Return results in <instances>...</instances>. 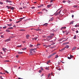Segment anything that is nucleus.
I'll return each mask as SVG.
<instances>
[{
  "mask_svg": "<svg viewBox=\"0 0 79 79\" xmlns=\"http://www.w3.org/2000/svg\"><path fill=\"white\" fill-rule=\"evenodd\" d=\"M11 7L10 6H6V8H8L7 9H11Z\"/></svg>",
  "mask_w": 79,
  "mask_h": 79,
  "instance_id": "1a4fd4ad",
  "label": "nucleus"
},
{
  "mask_svg": "<svg viewBox=\"0 0 79 79\" xmlns=\"http://www.w3.org/2000/svg\"><path fill=\"white\" fill-rule=\"evenodd\" d=\"M61 10L59 11V12H58V15H60V12H61Z\"/></svg>",
  "mask_w": 79,
  "mask_h": 79,
  "instance_id": "f704fd0d",
  "label": "nucleus"
},
{
  "mask_svg": "<svg viewBox=\"0 0 79 79\" xmlns=\"http://www.w3.org/2000/svg\"><path fill=\"white\" fill-rule=\"evenodd\" d=\"M73 7H74L75 8H76V7H77V6L74 5L73 6Z\"/></svg>",
  "mask_w": 79,
  "mask_h": 79,
  "instance_id": "e433bc0d",
  "label": "nucleus"
},
{
  "mask_svg": "<svg viewBox=\"0 0 79 79\" xmlns=\"http://www.w3.org/2000/svg\"><path fill=\"white\" fill-rule=\"evenodd\" d=\"M27 49L26 48H22V50H26Z\"/></svg>",
  "mask_w": 79,
  "mask_h": 79,
  "instance_id": "c85d7f7f",
  "label": "nucleus"
},
{
  "mask_svg": "<svg viewBox=\"0 0 79 79\" xmlns=\"http://www.w3.org/2000/svg\"><path fill=\"white\" fill-rule=\"evenodd\" d=\"M6 31L7 32H10V30H8V29L6 30Z\"/></svg>",
  "mask_w": 79,
  "mask_h": 79,
  "instance_id": "dca6fc26",
  "label": "nucleus"
},
{
  "mask_svg": "<svg viewBox=\"0 0 79 79\" xmlns=\"http://www.w3.org/2000/svg\"><path fill=\"white\" fill-rule=\"evenodd\" d=\"M6 2H9V3H12V2L11 1H10L9 0H7L6 1Z\"/></svg>",
  "mask_w": 79,
  "mask_h": 79,
  "instance_id": "f8f14e48",
  "label": "nucleus"
},
{
  "mask_svg": "<svg viewBox=\"0 0 79 79\" xmlns=\"http://www.w3.org/2000/svg\"><path fill=\"white\" fill-rule=\"evenodd\" d=\"M38 14H42V12H38Z\"/></svg>",
  "mask_w": 79,
  "mask_h": 79,
  "instance_id": "cd10ccee",
  "label": "nucleus"
},
{
  "mask_svg": "<svg viewBox=\"0 0 79 79\" xmlns=\"http://www.w3.org/2000/svg\"><path fill=\"white\" fill-rule=\"evenodd\" d=\"M38 31H41V29H38Z\"/></svg>",
  "mask_w": 79,
  "mask_h": 79,
  "instance_id": "13d9d810",
  "label": "nucleus"
},
{
  "mask_svg": "<svg viewBox=\"0 0 79 79\" xmlns=\"http://www.w3.org/2000/svg\"><path fill=\"white\" fill-rule=\"evenodd\" d=\"M45 69H47V70H49V69L48 68H45Z\"/></svg>",
  "mask_w": 79,
  "mask_h": 79,
  "instance_id": "49530a36",
  "label": "nucleus"
},
{
  "mask_svg": "<svg viewBox=\"0 0 79 79\" xmlns=\"http://www.w3.org/2000/svg\"><path fill=\"white\" fill-rule=\"evenodd\" d=\"M69 44V42H67L65 43H64L63 44V45H65V44Z\"/></svg>",
  "mask_w": 79,
  "mask_h": 79,
  "instance_id": "7c9ffc66",
  "label": "nucleus"
},
{
  "mask_svg": "<svg viewBox=\"0 0 79 79\" xmlns=\"http://www.w3.org/2000/svg\"><path fill=\"white\" fill-rule=\"evenodd\" d=\"M20 31H25V30H24V29H22V30H20Z\"/></svg>",
  "mask_w": 79,
  "mask_h": 79,
  "instance_id": "72a5a7b5",
  "label": "nucleus"
},
{
  "mask_svg": "<svg viewBox=\"0 0 79 79\" xmlns=\"http://www.w3.org/2000/svg\"><path fill=\"white\" fill-rule=\"evenodd\" d=\"M58 70H59V71H60L61 70V69L59 68L58 69Z\"/></svg>",
  "mask_w": 79,
  "mask_h": 79,
  "instance_id": "bf43d9fd",
  "label": "nucleus"
},
{
  "mask_svg": "<svg viewBox=\"0 0 79 79\" xmlns=\"http://www.w3.org/2000/svg\"><path fill=\"white\" fill-rule=\"evenodd\" d=\"M33 47V45L31 44L30 46V47Z\"/></svg>",
  "mask_w": 79,
  "mask_h": 79,
  "instance_id": "c9c22d12",
  "label": "nucleus"
},
{
  "mask_svg": "<svg viewBox=\"0 0 79 79\" xmlns=\"http://www.w3.org/2000/svg\"><path fill=\"white\" fill-rule=\"evenodd\" d=\"M69 32H67L66 33V35H68V34Z\"/></svg>",
  "mask_w": 79,
  "mask_h": 79,
  "instance_id": "0e129e2a",
  "label": "nucleus"
},
{
  "mask_svg": "<svg viewBox=\"0 0 79 79\" xmlns=\"http://www.w3.org/2000/svg\"><path fill=\"white\" fill-rule=\"evenodd\" d=\"M69 48V45H66L65 46V48Z\"/></svg>",
  "mask_w": 79,
  "mask_h": 79,
  "instance_id": "4468645a",
  "label": "nucleus"
},
{
  "mask_svg": "<svg viewBox=\"0 0 79 79\" xmlns=\"http://www.w3.org/2000/svg\"><path fill=\"white\" fill-rule=\"evenodd\" d=\"M40 6H41V7H42V6H44V4H42Z\"/></svg>",
  "mask_w": 79,
  "mask_h": 79,
  "instance_id": "09e8293b",
  "label": "nucleus"
},
{
  "mask_svg": "<svg viewBox=\"0 0 79 79\" xmlns=\"http://www.w3.org/2000/svg\"><path fill=\"white\" fill-rule=\"evenodd\" d=\"M30 53L31 55H33V54H32V51L31 50V49L30 51Z\"/></svg>",
  "mask_w": 79,
  "mask_h": 79,
  "instance_id": "0eeeda50",
  "label": "nucleus"
},
{
  "mask_svg": "<svg viewBox=\"0 0 79 79\" xmlns=\"http://www.w3.org/2000/svg\"><path fill=\"white\" fill-rule=\"evenodd\" d=\"M39 73H42V71L41 70H39Z\"/></svg>",
  "mask_w": 79,
  "mask_h": 79,
  "instance_id": "8fccbe9b",
  "label": "nucleus"
},
{
  "mask_svg": "<svg viewBox=\"0 0 79 79\" xmlns=\"http://www.w3.org/2000/svg\"><path fill=\"white\" fill-rule=\"evenodd\" d=\"M47 62H48V63H50V60H49V61H48Z\"/></svg>",
  "mask_w": 79,
  "mask_h": 79,
  "instance_id": "680f3d73",
  "label": "nucleus"
},
{
  "mask_svg": "<svg viewBox=\"0 0 79 79\" xmlns=\"http://www.w3.org/2000/svg\"><path fill=\"white\" fill-rule=\"evenodd\" d=\"M55 44V43H53V44H51V45H54V44Z\"/></svg>",
  "mask_w": 79,
  "mask_h": 79,
  "instance_id": "052dcab7",
  "label": "nucleus"
},
{
  "mask_svg": "<svg viewBox=\"0 0 79 79\" xmlns=\"http://www.w3.org/2000/svg\"><path fill=\"white\" fill-rule=\"evenodd\" d=\"M52 6V5H48L47 6L48 8H50V7H51Z\"/></svg>",
  "mask_w": 79,
  "mask_h": 79,
  "instance_id": "ddd939ff",
  "label": "nucleus"
},
{
  "mask_svg": "<svg viewBox=\"0 0 79 79\" xmlns=\"http://www.w3.org/2000/svg\"><path fill=\"white\" fill-rule=\"evenodd\" d=\"M0 78H1V79H3V78H2V76H1Z\"/></svg>",
  "mask_w": 79,
  "mask_h": 79,
  "instance_id": "e2e57ef3",
  "label": "nucleus"
},
{
  "mask_svg": "<svg viewBox=\"0 0 79 79\" xmlns=\"http://www.w3.org/2000/svg\"><path fill=\"white\" fill-rule=\"evenodd\" d=\"M1 37L2 38H4V36H3V35H1Z\"/></svg>",
  "mask_w": 79,
  "mask_h": 79,
  "instance_id": "ea45409f",
  "label": "nucleus"
},
{
  "mask_svg": "<svg viewBox=\"0 0 79 79\" xmlns=\"http://www.w3.org/2000/svg\"><path fill=\"white\" fill-rule=\"evenodd\" d=\"M63 3H65V2H66L65 1H63Z\"/></svg>",
  "mask_w": 79,
  "mask_h": 79,
  "instance_id": "338daca9",
  "label": "nucleus"
},
{
  "mask_svg": "<svg viewBox=\"0 0 79 79\" xmlns=\"http://www.w3.org/2000/svg\"><path fill=\"white\" fill-rule=\"evenodd\" d=\"M41 7V6H38V8H40Z\"/></svg>",
  "mask_w": 79,
  "mask_h": 79,
  "instance_id": "5fc2aeb1",
  "label": "nucleus"
},
{
  "mask_svg": "<svg viewBox=\"0 0 79 79\" xmlns=\"http://www.w3.org/2000/svg\"><path fill=\"white\" fill-rule=\"evenodd\" d=\"M52 39V36H48V38H47V39H48V40H47V41H49L50 40Z\"/></svg>",
  "mask_w": 79,
  "mask_h": 79,
  "instance_id": "f257e3e1",
  "label": "nucleus"
},
{
  "mask_svg": "<svg viewBox=\"0 0 79 79\" xmlns=\"http://www.w3.org/2000/svg\"><path fill=\"white\" fill-rule=\"evenodd\" d=\"M5 73H7V74H8V73H8V72L7 71L5 70Z\"/></svg>",
  "mask_w": 79,
  "mask_h": 79,
  "instance_id": "473e14b6",
  "label": "nucleus"
},
{
  "mask_svg": "<svg viewBox=\"0 0 79 79\" xmlns=\"http://www.w3.org/2000/svg\"><path fill=\"white\" fill-rule=\"evenodd\" d=\"M51 47V45H48L47 46V47Z\"/></svg>",
  "mask_w": 79,
  "mask_h": 79,
  "instance_id": "6e6d98bb",
  "label": "nucleus"
},
{
  "mask_svg": "<svg viewBox=\"0 0 79 79\" xmlns=\"http://www.w3.org/2000/svg\"><path fill=\"white\" fill-rule=\"evenodd\" d=\"M76 33H78V32H79V31H76Z\"/></svg>",
  "mask_w": 79,
  "mask_h": 79,
  "instance_id": "69168bd1",
  "label": "nucleus"
},
{
  "mask_svg": "<svg viewBox=\"0 0 79 79\" xmlns=\"http://www.w3.org/2000/svg\"><path fill=\"white\" fill-rule=\"evenodd\" d=\"M50 74H49L48 75V77H50Z\"/></svg>",
  "mask_w": 79,
  "mask_h": 79,
  "instance_id": "864d4df0",
  "label": "nucleus"
},
{
  "mask_svg": "<svg viewBox=\"0 0 79 79\" xmlns=\"http://www.w3.org/2000/svg\"><path fill=\"white\" fill-rule=\"evenodd\" d=\"M3 29H6V26L4 27H3Z\"/></svg>",
  "mask_w": 79,
  "mask_h": 79,
  "instance_id": "37998d69",
  "label": "nucleus"
},
{
  "mask_svg": "<svg viewBox=\"0 0 79 79\" xmlns=\"http://www.w3.org/2000/svg\"><path fill=\"white\" fill-rule=\"evenodd\" d=\"M23 52H18V53L19 54H22Z\"/></svg>",
  "mask_w": 79,
  "mask_h": 79,
  "instance_id": "4be33fe9",
  "label": "nucleus"
},
{
  "mask_svg": "<svg viewBox=\"0 0 79 79\" xmlns=\"http://www.w3.org/2000/svg\"><path fill=\"white\" fill-rule=\"evenodd\" d=\"M55 47H56L55 46H54L52 47H51L50 48H55Z\"/></svg>",
  "mask_w": 79,
  "mask_h": 79,
  "instance_id": "aec40b11",
  "label": "nucleus"
},
{
  "mask_svg": "<svg viewBox=\"0 0 79 79\" xmlns=\"http://www.w3.org/2000/svg\"><path fill=\"white\" fill-rule=\"evenodd\" d=\"M73 23H74V21H72L70 23V24H73Z\"/></svg>",
  "mask_w": 79,
  "mask_h": 79,
  "instance_id": "393cba45",
  "label": "nucleus"
},
{
  "mask_svg": "<svg viewBox=\"0 0 79 79\" xmlns=\"http://www.w3.org/2000/svg\"><path fill=\"white\" fill-rule=\"evenodd\" d=\"M2 49L4 51V52H6V50H7V49H6V48H2Z\"/></svg>",
  "mask_w": 79,
  "mask_h": 79,
  "instance_id": "39448f33",
  "label": "nucleus"
},
{
  "mask_svg": "<svg viewBox=\"0 0 79 79\" xmlns=\"http://www.w3.org/2000/svg\"><path fill=\"white\" fill-rule=\"evenodd\" d=\"M68 59H69V60H70V59H71L70 57H68Z\"/></svg>",
  "mask_w": 79,
  "mask_h": 79,
  "instance_id": "3c124183",
  "label": "nucleus"
},
{
  "mask_svg": "<svg viewBox=\"0 0 79 79\" xmlns=\"http://www.w3.org/2000/svg\"><path fill=\"white\" fill-rule=\"evenodd\" d=\"M4 62H10V60H5Z\"/></svg>",
  "mask_w": 79,
  "mask_h": 79,
  "instance_id": "5701e85b",
  "label": "nucleus"
},
{
  "mask_svg": "<svg viewBox=\"0 0 79 79\" xmlns=\"http://www.w3.org/2000/svg\"><path fill=\"white\" fill-rule=\"evenodd\" d=\"M48 23H45V24H44L43 25L44 26H47V25H48Z\"/></svg>",
  "mask_w": 79,
  "mask_h": 79,
  "instance_id": "a211bd4d",
  "label": "nucleus"
},
{
  "mask_svg": "<svg viewBox=\"0 0 79 79\" xmlns=\"http://www.w3.org/2000/svg\"><path fill=\"white\" fill-rule=\"evenodd\" d=\"M11 40L10 39H7V40H5V42H9V41H10Z\"/></svg>",
  "mask_w": 79,
  "mask_h": 79,
  "instance_id": "20e7f679",
  "label": "nucleus"
},
{
  "mask_svg": "<svg viewBox=\"0 0 79 79\" xmlns=\"http://www.w3.org/2000/svg\"><path fill=\"white\" fill-rule=\"evenodd\" d=\"M14 9H15V8H14V7H11L10 8L11 10H14Z\"/></svg>",
  "mask_w": 79,
  "mask_h": 79,
  "instance_id": "6ab92c4d",
  "label": "nucleus"
},
{
  "mask_svg": "<svg viewBox=\"0 0 79 79\" xmlns=\"http://www.w3.org/2000/svg\"><path fill=\"white\" fill-rule=\"evenodd\" d=\"M64 49H65V48H64L63 49H62L61 50H60V52H63V50H64Z\"/></svg>",
  "mask_w": 79,
  "mask_h": 79,
  "instance_id": "f3484780",
  "label": "nucleus"
},
{
  "mask_svg": "<svg viewBox=\"0 0 79 79\" xmlns=\"http://www.w3.org/2000/svg\"><path fill=\"white\" fill-rule=\"evenodd\" d=\"M70 57H71V58H72L73 57V55H70Z\"/></svg>",
  "mask_w": 79,
  "mask_h": 79,
  "instance_id": "a19ab883",
  "label": "nucleus"
},
{
  "mask_svg": "<svg viewBox=\"0 0 79 79\" xmlns=\"http://www.w3.org/2000/svg\"><path fill=\"white\" fill-rule=\"evenodd\" d=\"M0 4L1 5H3V2H2L0 1Z\"/></svg>",
  "mask_w": 79,
  "mask_h": 79,
  "instance_id": "79ce46f5",
  "label": "nucleus"
},
{
  "mask_svg": "<svg viewBox=\"0 0 79 79\" xmlns=\"http://www.w3.org/2000/svg\"><path fill=\"white\" fill-rule=\"evenodd\" d=\"M44 47H45L46 48H47V45H43Z\"/></svg>",
  "mask_w": 79,
  "mask_h": 79,
  "instance_id": "bb28decb",
  "label": "nucleus"
},
{
  "mask_svg": "<svg viewBox=\"0 0 79 79\" xmlns=\"http://www.w3.org/2000/svg\"><path fill=\"white\" fill-rule=\"evenodd\" d=\"M38 37H36V38H35V40H37V39H38Z\"/></svg>",
  "mask_w": 79,
  "mask_h": 79,
  "instance_id": "603ef678",
  "label": "nucleus"
},
{
  "mask_svg": "<svg viewBox=\"0 0 79 79\" xmlns=\"http://www.w3.org/2000/svg\"><path fill=\"white\" fill-rule=\"evenodd\" d=\"M58 12L55 15V16H57V15H58Z\"/></svg>",
  "mask_w": 79,
  "mask_h": 79,
  "instance_id": "2f4dec72",
  "label": "nucleus"
},
{
  "mask_svg": "<svg viewBox=\"0 0 79 79\" xmlns=\"http://www.w3.org/2000/svg\"><path fill=\"white\" fill-rule=\"evenodd\" d=\"M75 27H78V26H79V25H76L75 26Z\"/></svg>",
  "mask_w": 79,
  "mask_h": 79,
  "instance_id": "c03bdc74",
  "label": "nucleus"
},
{
  "mask_svg": "<svg viewBox=\"0 0 79 79\" xmlns=\"http://www.w3.org/2000/svg\"><path fill=\"white\" fill-rule=\"evenodd\" d=\"M56 53L55 52L52 54L50 55L48 57V58H50V57H51V56H53V55H55V54H56Z\"/></svg>",
  "mask_w": 79,
  "mask_h": 79,
  "instance_id": "7ed1b4c3",
  "label": "nucleus"
},
{
  "mask_svg": "<svg viewBox=\"0 0 79 79\" xmlns=\"http://www.w3.org/2000/svg\"><path fill=\"white\" fill-rule=\"evenodd\" d=\"M58 57V55H57L56 57H55V58H57Z\"/></svg>",
  "mask_w": 79,
  "mask_h": 79,
  "instance_id": "4c0bfd02",
  "label": "nucleus"
},
{
  "mask_svg": "<svg viewBox=\"0 0 79 79\" xmlns=\"http://www.w3.org/2000/svg\"><path fill=\"white\" fill-rule=\"evenodd\" d=\"M26 37H27V39H29V35H26Z\"/></svg>",
  "mask_w": 79,
  "mask_h": 79,
  "instance_id": "2eb2a0df",
  "label": "nucleus"
},
{
  "mask_svg": "<svg viewBox=\"0 0 79 79\" xmlns=\"http://www.w3.org/2000/svg\"><path fill=\"white\" fill-rule=\"evenodd\" d=\"M17 47H22V46L21 45H20V46H18Z\"/></svg>",
  "mask_w": 79,
  "mask_h": 79,
  "instance_id": "de8ad7c7",
  "label": "nucleus"
},
{
  "mask_svg": "<svg viewBox=\"0 0 79 79\" xmlns=\"http://www.w3.org/2000/svg\"><path fill=\"white\" fill-rule=\"evenodd\" d=\"M7 26H8L9 27H11V26H12V23H10V24H7Z\"/></svg>",
  "mask_w": 79,
  "mask_h": 79,
  "instance_id": "9d476101",
  "label": "nucleus"
},
{
  "mask_svg": "<svg viewBox=\"0 0 79 79\" xmlns=\"http://www.w3.org/2000/svg\"><path fill=\"white\" fill-rule=\"evenodd\" d=\"M39 45H40V44H38L37 45V46H39Z\"/></svg>",
  "mask_w": 79,
  "mask_h": 79,
  "instance_id": "4d7b16f0",
  "label": "nucleus"
},
{
  "mask_svg": "<svg viewBox=\"0 0 79 79\" xmlns=\"http://www.w3.org/2000/svg\"><path fill=\"white\" fill-rule=\"evenodd\" d=\"M31 50L32 52H33V53H35V51L34 50H35V49H31Z\"/></svg>",
  "mask_w": 79,
  "mask_h": 79,
  "instance_id": "423d86ee",
  "label": "nucleus"
},
{
  "mask_svg": "<svg viewBox=\"0 0 79 79\" xmlns=\"http://www.w3.org/2000/svg\"><path fill=\"white\" fill-rule=\"evenodd\" d=\"M25 17H23L22 18H21L20 19H21L20 20H19V21L17 22H16V23H19V22H21V21H22V19H25Z\"/></svg>",
  "mask_w": 79,
  "mask_h": 79,
  "instance_id": "f03ea898",
  "label": "nucleus"
},
{
  "mask_svg": "<svg viewBox=\"0 0 79 79\" xmlns=\"http://www.w3.org/2000/svg\"><path fill=\"white\" fill-rule=\"evenodd\" d=\"M50 35H51V36L52 37H53V35H54V34H51Z\"/></svg>",
  "mask_w": 79,
  "mask_h": 79,
  "instance_id": "a878e982",
  "label": "nucleus"
},
{
  "mask_svg": "<svg viewBox=\"0 0 79 79\" xmlns=\"http://www.w3.org/2000/svg\"><path fill=\"white\" fill-rule=\"evenodd\" d=\"M53 19H54V18L53 17H52L50 19L49 21H52Z\"/></svg>",
  "mask_w": 79,
  "mask_h": 79,
  "instance_id": "6e6552de",
  "label": "nucleus"
},
{
  "mask_svg": "<svg viewBox=\"0 0 79 79\" xmlns=\"http://www.w3.org/2000/svg\"><path fill=\"white\" fill-rule=\"evenodd\" d=\"M31 8H32V9H34V8H35V7L34 6L32 7Z\"/></svg>",
  "mask_w": 79,
  "mask_h": 79,
  "instance_id": "a18cd8bd",
  "label": "nucleus"
},
{
  "mask_svg": "<svg viewBox=\"0 0 79 79\" xmlns=\"http://www.w3.org/2000/svg\"><path fill=\"white\" fill-rule=\"evenodd\" d=\"M73 38L74 39H76V35H75Z\"/></svg>",
  "mask_w": 79,
  "mask_h": 79,
  "instance_id": "c756f323",
  "label": "nucleus"
},
{
  "mask_svg": "<svg viewBox=\"0 0 79 79\" xmlns=\"http://www.w3.org/2000/svg\"><path fill=\"white\" fill-rule=\"evenodd\" d=\"M63 39H64V38H63L62 39H60L59 40V41H61V40H63Z\"/></svg>",
  "mask_w": 79,
  "mask_h": 79,
  "instance_id": "b1692460",
  "label": "nucleus"
},
{
  "mask_svg": "<svg viewBox=\"0 0 79 79\" xmlns=\"http://www.w3.org/2000/svg\"><path fill=\"white\" fill-rule=\"evenodd\" d=\"M13 29V27H10L9 28H8V29Z\"/></svg>",
  "mask_w": 79,
  "mask_h": 79,
  "instance_id": "412c9836",
  "label": "nucleus"
},
{
  "mask_svg": "<svg viewBox=\"0 0 79 79\" xmlns=\"http://www.w3.org/2000/svg\"><path fill=\"white\" fill-rule=\"evenodd\" d=\"M44 76V74H42L41 76V77H42V76Z\"/></svg>",
  "mask_w": 79,
  "mask_h": 79,
  "instance_id": "774afa93",
  "label": "nucleus"
},
{
  "mask_svg": "<svg viewBox=\"0 0 79 79\" xmlns=\"http://www.w3.org/2000/svg\"><path fill=\"white\" fill-rule=\"evenodd\" d=\"M66 27H62L61 29H66Z\"/></svg>",
  "mask_w": 79,
  "mask_h": 79,
  "instance_id": "58836bf2",
  "label": "nucleus"
},
{
  "mask_svg": "<svg viewBox=\"0 0 79 79\" xmlns=\"http://www.w3.org/2000/svg\"><path fill=\"white\" fill-rule=\"evenodd\" d=\"M76 48H77V47H73V48H72V51H73V50H74Z\"/></svg>",
  "mask_w": 79,
  "mask_h": 79,
  "instance_id": "9b49d317",
  "label": "nucleus"
}]
</instances>
